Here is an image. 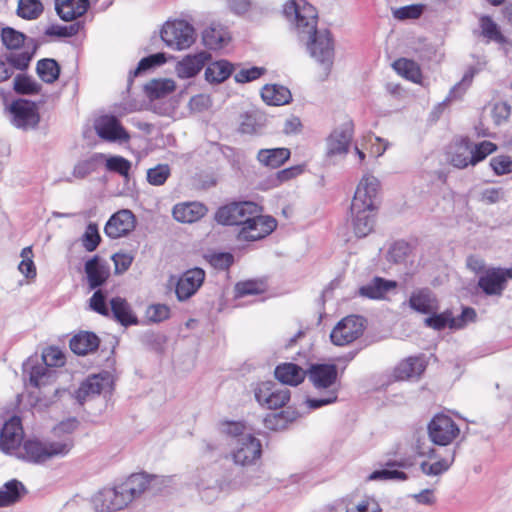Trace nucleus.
<instances>
[{
	"mask_svg": "<svg viewBox=\"0 0 512 512\" xmlns=\"http://www.w3.org/2000/svg\"><path fill=\"white\" fill-rule=\"evenodd\" d=\"M284 15L294 20L300 41L305 43L309 55L323 66L327 74L335 55L334 39L327 29H317V11L305 0H291L284 5Z\"/></svg>",
	"mask_w": 512,
	"mask_h": 512,
	"instance_id": "obj_1",
	"label": "nucleus"
},
{
	"mask_svg": "<svg viewBox=\"0 0 512 512\" xmlns=\"http://www.w3.org/2000/svg\"><path fill=\"white\" fill-rule=\"evenodd\" d=\"M154 477L144 473L130 475L122 482L107 486L96 492L91 503L96 512H118L140 497L150 486Z\"/></svg>",
	"mask_w": 512,
	"mask_h": 512,
	"instance_id": "obj_2",
	"label": "nucleus"
},
{
	"mask_svg": "<svg viewBox=\"0 0 512 512\" xmlns=\"http://www.w3.org/2000/svg\"><path fill=\"white\" fill-rule=\"evenodd\" d=\"M379 186L380 182L375 176L366 174L356 188L350 212L354 233L359 238L366 237L374 228L375 199Z\"/></svg>",
	"mask_w": 512,
	"mask_h": 512,
	"instance_id": "obj_3",
	"label": "nucleus"
},
{
	"mask_svg": "<svg viewBox=\"0 0 512 512\" xmlns=\"http://www.w3.org/2000/svg\"><path fill=\"white\" fill-rule=\"evenodd\" d=\"M74 446L69 437L56 441L27 439L16 452L17 458L32 464H44L55 457H65Z\"/></svg>",
	"mask_w": 512,
	"mask_h": 512,
	"instance_id": "obj_4",
	"label": "nucleus"
},
{
	"mask_svg": "<svg viewBox=\"0 0 512 512\" xmlns=\"http://www.w3.org/2000/svg\"><path fill=\"white\" fill-rule=\"evenodd\" d=\"M308 376L315 389L325 391V396L306 399L305 404L310 410L319 409L337 400L338 372L335 364H313L309 369Z\"/></svg>",
	"mask_w": 512,
	"mask_h": 512,
	"instance_id": "obj_5",
	"label": "nucleus"
},
{
	"mask_svg": "<svg viewBox=\"0 0 512 512\" xmlns=\"http://www.w3.org/2000/svg\"><path fill=\"white\" fill-rule=\"evenodd\" d=\"M229 452L226 459L240 467L255 465L261 458L262 445L258 438L252 434L242 436L238 440L229 441Z\"/></svg>",
	"mask_w": 512,
	"mask_h": 512,
	"instance_id": "obj_6",
	"label": "nucleus"
},
{
	"mask_svg": "<svg viewBox=\"0 0 512 512\" xmlns=\"http://www.w3.org/2000/svg\"><path fill=\"white\" fill-rule=\"evenodd\" d=\"M161 39L172 50L189 48L196 39L194 27L184 20L167 21L161 30Z\"/></svg>",
	"mask_w": 512,
	"mask_h": 512,
	"instance_id": "obj_7",
	"label": "nucleus"
},
{
	"mask_svg": "<svg viewBox=\"0 0 512 512\" xmlns=\"http://www.w3.org/2000/svg\"><path fill=\"white\" fill-rule=\"evenodd\" d=\"M261 212L262 208L254 202H233L218 208L214 219L221 225L243 227L250 217Z\"/></svg>",
	"mask_w": 512,
	"mask_h": 512,
	"instance_id": "obj_8",
	"label": "nucleus"
},
{
	"mask_svg": "<svg viewBox=\"0 0 512 512\" xmlns=\"http://www.w3.org/2000/svg\"><path fill=\"white\" fill-rule=\"evenodd\" d=\"M6 111L11 124L18 129H33L40 121L36 104L26 99L14 100Z\"/></svg>",
	"mask_w": 512,
	"mask_h": 512,
	"instance_id": "obj_9",
	"label": "nucleus"
},
{
	"mask_svg": "<svg viewBox=\"0 0 512 512\" xmlns=\"http://www.w3.org/2000/svg\"><path fill=\"white\" fill-rule=\"evenodd\" d=\"M253 392L259 405L271 410L282 408L290 400V390L271 381L258 383Z\"/></svg>",
	"mask_w": 512,
	"mask_h": 512,
	"instance_id": "obj_10",
	"label": "nucleus"
},
{
	"mask_svg": "<svg viewBox=\"0 0 512 512\" xmlns=\"http://www.w3.org/2000/svg\"><path fill=\"white\" fill-rule=\"evenodd\" d=\"M366 327V320L362 316L349 315L340 320L333 328L330 339L337 346H345L360 336H362Z\"/></svg>",
	"mask_w": 512,
	"mask_h": 512,
	"instance_id": "obj_11",
	"label": "nucleus"
},
{
	"mask_svg": "<svg viewBox=\"0 0 512 512\" xmlns=\"http://www.w3.org/2000/svg\"><path fill=\"white\" fill-rule=\"evenodd\" d=\"M460 434V429L454 420L445 415H435L428 424L429 439L433 444L447 446Z\"/></svg>",
	"mask_w": 512,
	"mask_h": 512,
	"instance_id": "obj_12",
	"label": "nucleus"
},
{
	"mask_svg": "<svg viewBox=\"0 0 512 512\" xmlns=\"http://www.w3.org/2000/svg\"><path fill=\"white\" fill-rule=\"evenodd\" d=\"M509 280H512V269L502 267H489L478 278V288L486 296H502Z\"/></svg>",
	"mask_w": 512,
	"mask_h": 512,
	"instance_id": "obj_13",
	"label": "nucleus"
},
{
	"mask_svg": "<svg viewBox=\"0 0 512 512\" xmlns=\"http://www.w3.org/2000/svg\"><path fill=\"white\" fill-rule=\"evenodd\" d=\"M276 227L273 217L256 213L240 228L237 237L240 241H257L271 234Z\"/></svg>",
	"mask_w": 512,
	"mask_h": 512,
	"instance_id": "obj_14",
	"label": "nucleus"
},
{
	"mask_svg": "<svg viewBox=\"0 0 512 512\" xmlns=\"http://www.w3.org/2000/svg\"><path fill=\"white\" fill-rule=\"evenodd\" d=\"M113 379L108 371L90 375L75 392V398L80 404H83L90 398H93L102 392L110 391Z\"/></svg>",
	"mask_w": 512,
	"mask_h": 512,
	"instance_id": "obj_15",
	"label": "nucleus"
},
{
	"mask_svg": "<svg viewBox=\"0 0 512 512\" xmlns=\"http://www.w3.org/2000/svg\"><path fill=\"white\" fill-rule=\"evenodd\" d=\"M205 276V271L199 267L183 272L176 282L175 293L177 299L186 301L191 298L202 286Z\"/></svg>",
	"mask_w": 512,
	"mask_h": 512,
	"instance_id": "obj_16",
	"label": "nucleus"
},
{
	"mask_svg": "<svg viewBox=\"0 0 512 512\" xmlns=\"http://www.w3.org/2000/svg\"><path fill=\"white\" fill-rule=\"evenodd\" d=\"M354 135V124L347 120L334 129L327 139V155H346Z\"/></svg>",
	"mask_w": 512,
	"mask_h": 512,
	"instance_id": "obj_17",
	"label": "nucleus"
},
{
	"mask_svg": "<svg viewBox=\"0 0 512 512\" xmlns=\"http://www.w3.org/2000/svg\"><path fill=\"white\" fill-rule=\"evenodd\" d=\"M94 128L97 135L103 140L109 142H126L129 140V134L115 116H100L95 120Z\"/></svg>",
	"mask_w": 512,
	"mask_h": 512,
	"instance_id": "obj_18",
	"label": "nucleus"
},
{
	"mask_svg": "<svg viewBox=\"0 0 512 512\" xmlns=\"http://www.w3.org/2000/svg\"><path fill=\"white\" fill-rule=\"evenodd\" d=\"M136 225L135 215L128 209H123L113 214L107 221L104 232L111 239L126 236L134 230Z\"/></svg>",
	"mask_w": 512,
	"mask_h": 512,
	"instance_id": "obj_19",
	"label": "nucleus"
},
{
	"mask_svg": "<svg viewBox=\"0 0 512 512\" xmlns=\"http://www.w3.org/2000/svg\"><path fill=\"white\" fill-rule=\"evenodd\" d=\"M23 440V428L21 425V419L17 416H13L7 422H5L0 432V448L5 453H15L21 447Z\"/></svg>",
	"mask_w": 512,
	"mask_h": 512,
	"instance_id": "obj_20",
	"label": "nucleus"
},
{
	"mask_svg": "<svg viewBox=\"0 0 512 512\" xmlns=\"http://www.w3.org/2000/svg\"><path fill=\"white\" fill-rule=\"evenodd\" d=\"M23 372L29 375L30 385L40 388L51 383L55 378V370L50 369L37 356L28 358L23 363Z\"/></svg>",
	"mask_w": 512,
	"mask_h": 512,
	"instance_id": "obj_21",
	"label": "nucleus"
},
{
	"mask_svg": "<svg viewBox=\"0 0 512 512\" xmlns=\"http://www.w3.org/2000/svg\"><path fill=\"white\" fill-rule=\"evenodd\" d=\"M409 307L417 313L428 315L439 309V301L429 288L414 290L409 298Z\"/></svg>",
	"mask_w": 512,
	"mask_h": 512,
	"instance_id": "obj_22",
	"label": "nucleus"
},
{
	"mask_svg": "<svg viewBox=\"0 0 512 512\" xmlns=\"http://www.w3.org/2000/svg\"><path fill=\"white\" fill-rule=\"evenodd\" d=\"M249 478L243 470L237 471L233 478L228 481L223 480L219 483L218 486L215 485H207L205 486L202 482L197 483V488L201 494L203 500L210 502L212 501L218 493V490L225 489H237L242 486H245L249 483Z\"/></svg>",
	"mask_w": 512,
	"mask_h": 512,
	"instance_id": "obj_23",
	"label": "nucleus"
},
{
	"mask_svg": "<svg viewBox=\"0 0 512 512\" xmlns=\"http://www.w3.org/2000/svg\"><path fill=\"white\" fill-rule=\"evenodd\" d=\"M210 59L207 52H199L185 56L176 65V73L182 79L196 76Z\"/></svg>",
	"mask_w": 512,
	"mask_h": 512,
	"instance_id": "obj_24",
	"label": "nucleus"
},
{
	"mask_svg": "<svg viewBox=\"0 0 512 512\" xmlns=\"http://www.w3.org/2000/svg\"><path fill=\"white\" fill-rule=\"evenodd\" d=\"M208 209L200 202H185L176 204L173 207L174 219L181 223H194L203 218Z\"/></svg>",
	"mask_w": 512,
	"mask_h": 512,
	"instance_id": "obj_25",
	"label": "nucleus"
},
{
	"mask_svg": "<svg viewBox=\"0 0 512 512\" xmlns=\"http://www.w3.org/2000/svg\"><path fill=\"white\" fill-rule=\"evenodd\" d=\"M85 273L89 287L96 289L102 286L110 275L109 266L100 261L98 256H94L85 263Z\"/></svg>",
	"mask_w": 512,
	"mask_h": 512,
	"instance_id": "obj_26",
	"label": "nucleus"
},
{
	"mask_svg": "<svg viewBox=\"0 0 512 512\" xmlns=\"http://www.w3.org/2000/svg\"><path fill=\"white\" fill-rule=\"evenodd\" d=\"M89 7V0H55L58 16L64 21H73L84 15Z\"/></svg>",
	"mask_w": 512,
	"mask_h": 512,
	"instance_id": "obj_27",
	"label": "nucleus"
},
{
	"mask_svg": "<svg viewBox=\"0 0 512 512\" xmlns=\"http://www.w3.org/2000/svg\"><path fill=\"white\" fill-rule=\"evenodd\" d=\"M471 148L470 138L461 137L456 139L451 146V152L449 154V162L452 166L458 169H464L471 165Z\"/></svg>",
	"mask_w": 512,
	"mask_h": 512,
	"instance_id": "obj_28",
	"label": "nucleus"
},
{
	"mask_svg": "<svg viewBox=\"0 0 512 512\" xmlns=\"http://www.w3.org/2000/svg\"><path fill=\"white\" fill-rule=\"evenodd\" d=\"M397 283L393 280H386L381 277H374L369 283L359 288V295L369 299H383L392 289H395Z\"/></svg>",
	"mask_w": 512,
	"mask_h": 512,
	"instance_id": "obj_29",
	"label": "nucleus"
},
{
	"mask_svg": "<svg viewBox=\"0 0 512 512\" xmlns=\"http://www.w3.org/2000/svg\"><path fill=\"white\" fill-rule=\"evenodd\" d=\"M99 338L93 332L82 331L70 339V349L77 355H86L99 346Z\"/></svg>",
	"mask_w": 512,
	"mask_h": 512,
	"instance_id": "obj_30",
	"label": "nucleus"
},
{
	"mask_svg": "<svg viewBox=\"0 0 512 512\" xmlns=\"http://www.w3.org/2000/svg\"><path fill=\"white\" fill-rule=\"evenodd\" d=\"M425 362L422 357L411 356L400 362L395 370L394 376L398 380H406L419 377L425 370Z\"/></svg>",
	"mask_w": 512,
	"mask_h": 512,
	"instance_id": "obj_31",
	"label": "nucleus"
},
{
	"mask_svg": "<svg viewBox=\"0 0 512 512\" xmlns=\"http://www.w3.org/2000/svg\"><path fill=\"white\" fill-rule=\"evenodd\" d=\"M305 371L294 363H283L276 367L275 377L283 384L297 386L305 379Z\"/></svg>",
	"mask_w": 512,
	"mask_h": 512,
	"instance_id": "obj_32",
	"label": "nucleus"
},
{
	"mask_svg": "<svg viewBox=\"0 0 512 512\" xmlns=\"http://www.w3.org/2000/svg\"><path fill=\"white\" fill-rule=\"evenodd\" d=\"M234 68L227 60L211 62L205 69V79L211 84H220L232 75Z\"/></svg>",
	"mask_w": 512,
	"mask_h": 512,
	"instance_id": "obj_33",
	"label": "nucleus"
},
{
	"mask_svg": "<svg viewBox=\"0 0 512 512\" xmlns=\"http://www.w3.org/2000/svg\"><path fill=\"white\" fill-rule=\"evenodd\" d=\"M261 97L268 105L281 106L292 99L288 88L278 84H266L261 90Z\"/></svg>",
	"mask_w": 512,
	"mask_h": 512,
	"instance_id": "obj_34",
	"label": "nucleus"
},
{
	"mask_svg": "<svg viewBox=\"0 0 512 512\" xmlns=\"http://www.w3.org/2000/svg\"><path fill=\"white\" fill-rule=\"evenodd\" d=\"M26 488L22 482L12 479L0 487V507H8L17 503L25 494Z\"/></svg>",
	"mask_w": 512,
	"mask_h": 512,
	"instance_id": "obj_35",
	"label": "nucleus"
},
{
	"mask_svg": "<svg viewBox=\"0 0 512 512\" xmlns=\"http://www.w3.org/2000/svg\"><path fill=\"white\" fill-rule=\"evenodd\" d=\"M291 152L288 148L261 149L257 153V160L266 167L278 168L289 160Z\"/></svg>",
	"mask_w": 512,
	"mask_h": 512,
	"instance_id": "obj_36",
	"label": "nucleus"
},
{
	"mask_svg": "<svg viewBox=\"0 0 512 512\" xmlns=\"http://www.w3.org/2000/svg\"><path fill=\"white\" fill-rule=\"evenodd\" d=\"M104 159L103 153H93L89 157L79 160L73 168L72 176L77 179L86 178L99 169Z\"/></svg>",
	"mask_w": 512,
	"mask_h": 512,
	"instance_id": "obj_37",
	"label": "nucleus"
},
{
	"mask_svg": "<svg viewBox=\"0 0 512 512\" xmlns=\"http://www.w3.org/2000/svg\"><path fill=\"white\" fill-rule=\"evenodd\" d=\"M202 40L207 48L220 49L229 40V34L221 25L212 24L203 31Z\"/></svg>",
	"mask_w": 512,
	"mask_h": 512,
	"instance_id": "obj_38",
	"label": "nucleus"
},
{
	"mask_svg": "<svg viewBox=\"0 0 512 512\" xmlns=\"http://www.w3.org/2000/svg\"><path fill=\"white\" fill-rule=\"evenodd\" d=\"M110 305L114 318L123 326L137 324L138 320L136 316L132 314L131 308L124 298H112Z\"/></svg>",
	"mask_w": 512,
	"mask_h": 512,
	"instance_id": "obj_39",
	"label": "nucleus"
},
{
	"mask_svg": "<svg viewBox=\"0 0 512 512\" xmlns=\"http://www.w3.org/2000/svg\"><path fill=\"white\" fill-rule=\"evenodd\" d=\"M385 469L382 470H375L373 471L368 477L367 481H385V480H399V481H405L408 479V476L405 472L390 469L392 467H405L404 462L399 461H388L386 463Z\"/></svg>",
	"mask_w": 512,
	"mask_h": 512,
	"instance_id": "obj_40",
	"label": "nucleus"
},
{
	"mask_svg": "<svg viewBox=\"0 0 512 512\" xmlns=\"http://www.w3.org/2000/svg\"><path fill=\"white\" fill-rule=\"evenodd\" d=\"M144 90L149 99H161L175 90V83L171 79H153L145 84Z\"/></svg>",
	"mask_w": 512,
	"mask_h": 512,
	"instance_id": "obj_41",
	"label": "nucleus"
},
{
	"mask_svg": "<svg viewBox=\"0 0 512 512\" xmlns=\"http://www.w3.org/2000/svg\"><path fill=\"white\" fill-rule=\"evenodd\" d=\"M429 316L424 319L426 327L432 328L436 331H441L446 327L456 330V322L454 321L453 313L450 309H447L441 313L433 312L428 314Z\"/></svg>",
	"mask_w": 512,
	"mask_h": 512,
	"instance_id": "obj_42",
	"label": "nucleus"
},
{
	"mask_svg": "<svg viewBox=\"0 0 512 512\" xmlns=\"http://www.w3.org/2000/svg\"><path fill=\"white\" fill-rule=\"evenodd\" d=\"M479 27L481 29V35L488 41H494L499 44L507 42L506 37L502 34L497 23L488 15H482L479 17Z\"/></svg>",
	"mask_w": 512,
	"mask_h": 512,
	"instance_id": "obj_43",
	"label": "nucleus"
},
{
	"mask_svg": "<svg viewBox=\"0 0 512 512\" xmlns=\"http://www.w3.org/2000/svg\"><path fill=\"white\" fill-rule=\"evenodd\" d=\"M394 70L404 78L419 83L421 81V70L419 65L410 59L400 58L393 63Z\"/></svg>",
	"mask_w": 512,
	"mask_h": 512,
	"instance_id": "obj_44",
	"label": "nucleus"
},
{
	"mask_svg": "<svg viewBox=\"0 0 512 512\" xmlns=\"http://www.w3.org/2000/svg\"><path fill=\"white\" fill-rule=\"evenodd\" d=\"M36 72L45 83H54L60 75V66L56 60L44 58L37 62Z\"/></svg>",
	"mask_w": 512,
	"mask_h": 512,
	"instance_id": "obj_45",
	"label": "nucleus"
},
{
	"mask_svg": "<svg viewBox=\"0 0 512 512\" xmlns=\"http://www.w3.org/2000/svg\"><path fill=\"white\" fill-rule=\"evenodd\" d=\"M296 417L294 412H289L288 410L279 413H271L264 418V426L269 430H283L287 427V424L295 420Z\"/></svg>",
	"mask_w": 512,
	"mask_h": 512,
	"instance_id": "obj_46",
	"label": "nucleus"
},
{
	"mask_svg": "<svg viewBox=\"0 0 512 512\" xmlns=\"http://www.w3.org/2000/svg\"><path fill=\"white\" fill-rule=\"evenodd\" d=\"M470 148H471V166H475L481 161H483L487 156L494 153L498 147L495 143L484 140L482 142L474 144L470 140Z\"/></svg>",
	"mask_w": 512,
	"mask_h": 512,
	"instance_id": "obj_47",
	"label": "nucleus"
},
{
	"mask_svg": "<svg viewBox=\"0 0 512 512\" xmlns=\"http://www.w3.org/2000/svg\"><path fill=\"white\" fill-rule=\"evenodd\" d=\"M44 7L40 0H19L17 15L26 20H35L43 13Z\"/></svg>",
	"mask_w": 512,
	"mask_h": 512,
	"instance_id": "obj_48",
	"label": "nucleus"
},
{
	"mask_svg": "<svg viewBox=\"0 0 512 512\" xmlns=\"http://www.w3.org/2000/svg\"><path fill=\"white\" fill-rule=\"evenodd\" d=\"M455 459V450L452 453L450 459L443 458L434 463L428 461H422L420 463V470L426 476H440L449 470Z\"/></svg>",
	"mask_w": 512,
	"mask_h": 512,
	"instance_id": "obj_49",
	"label": "nucleus"
},
{
	"mask_svg": "<svg viewBox=\"0 0 512 512\" xmlns=\"http://www.w3.org/2000/svg\"><path fill=\"white\" fill-rule=\"evenodd\" d=\"M13 88L18 94L33 95L40 91L41 86L31 77L18 74L14 78Z\"/></svg>",
	"mask_w": 512,
	"mask_h": 512,
	"instance_id": "obj_50",
	"label": "nucleus"
},
{
	"mask_svg": "<svg viewBox=\"0 0 512 512\" xmlns=\"http://www.w3.org/2000/svg\"><path fill=\"white\" fill-rule=\"evenodd\" d=\"M171 175L168 164H158L147 170V181L153 186L163 185Z\"/></svg>",
	"mask_w": 512,
	"mask_h": 512,
	"instance_id": "obj_51",
	"label": "nucleus"
},
{
	"mask_svg": "<svg viewBox=\"0 0 512 512\" xmlns=\"http://www.w3.org/2000/svg\"><path fill=\"white\" fill-rule=\"evenodd\" d=\"M424 8L423 4H411L392 9V15L397 20H414L422 15Z\"/></svg>",
	"mask_w": 512,
	"mask_h": 512,
	"instance_id": "obj_52",
	"label": "nucleus"
},
{
	"mask_svg": "<svg viewBox=\"0 0 512 512\" xmlns=\"http://www.w3.org/2000/svg\"><path fill=\"white\" fill-rule=\"evenodd\" d=\"M105 166L108 171L127 177L131 169V162L122 156L105 157Z\"/></svg>",
	"mask_w": 512,
	"mask_h": 512,
	"instance_id": "obj_53",
	"label": "nucleus"
},
{
	"mask_svg": "<svg viewBox=\"0 0 512 512\" xmlns=\"http://www.w3.org/2000/svg\"><path fill=\"white\" fill-rule=\"evenodd\" d=\"M261 127L259 117L255 112H245L240 115L239 131L243 134L257 133Z\"/></svg>",
	"mask_w": 512,
	"mask_h": 512,
	"instance_id": "obj_54",
	"label": "nucleus"
},
{
	"mask_svg": "<svg viewBox=\"0 0 512 512\" xmlns=\"http://www.w3.org/2000/svg\"><path fill=\"white\" fill-rule=\"evenodd\" d=\"M1 38L4 46L8 49L20 48L25 40V35L13 28L6 27L2 29Z\"/></svg>",
	"mask_w": 512,
	"mask_h": 512,
	"instance_id": "obj_55",
	"label": "nucleus"
},
{
	"mask_svg": "<svg viewBox=\"0 0 512 512\" xmlns=\"http://www.w3.org/2000/svg\"><path fill=\"white\" fill-rule=\"evenodd\" d=\"M41 361L50 369L64 365L65 357L58 347H48L41 355Z\"/></svg>",
	"mask_w": 512,
	"mask_h": 512,
	"instance_id": "obj_56",
	"label": "nucleus"
},
{
	"mask_svg": "<svg viewBox=\"0 0 512 512\" xmlns=\"http://www.w3.org/2000/svg\"><path fill=\"white\" fill-rule=\"evenodd\" d=\"M81 28L82 24L80 22H74L70 25H52L47 28L45 33L48 36L72 37L77 35Z\"/></svg>",
	"mask_w": 512,
	"mask_h": 512,
	"instance_id": "obj_57",
	"label": "nucleus"
},
{
	"mask_svg": "<svg viewBox=\"0 0 512 512\" xmlns=\"http://www.w3.org/2000/svg\"><path fill=\"white\" fill-rule=\"evenodd\" d=\"M22 261L18 265L19 271L26 278H34L36 276V268L32 260L33 252L30 246L25 247L21 251Z\"/></svg>",
	"mask_w": 512,
	"mask_h": 512,
	"instance_id": "obj_58",
	"label": "nucleus"
},
{
	"mask_svg": "<svg viewBox=\"0 0 512 512\" xmlns=\"http://www.w3.org/2000/svg\"><path fill=\"white\" fill-rule=\"evenodd\" d=\"M264 292V285L262 282L255 280H248L238 282L235 285V293L237 297H244L247 295H257Z\"/></svg>",
	"mask_w": 512,
	"mask_h": 512,
	"instance_id": "obj_59",
	"label": "nucleus"
},
{
	"mask_svg": "<svg viewBox=\"0 0 512 512\" xmlns=\"http://www.w3.org/2000/svg\"><path fill=\"white\" fill-rule=\"evenodd\" d=\"M490 167L493 172L498 175H506L512 173V158L509 155H498L490 160Z\"/></svg>",
	"mask_w": 512,
	"mask_h": 512,
	"instance_id": "obj_60",
	"label": "nucleus"
},
{
	"mask_svg": "<svg viewBox=\"0 0 512 512\" xmlns=\"http://www.w3.org/2000/svg\"><path fill=\"white\" fill-rule=\"evenodd\" d=\"M101 237L96 224L90 223L83 235L82 244L88 252L94 251L99 245Z\"/></svg>",
	"mask_w": 512,
	"mask_h": 512,
	"instance_id": "obj_61",
	"label": "nucleus"
},
{
	"mask_svg": "<svg viewBox=\"0 0 512 512\" xmlns=\"http://www.w3.org/2000/svg\"><path fill=\"white\" fill-rule=\"evenodd\" d=\"M170 316V308L165 304H153L146 310V318L153 323H159Z\"/></svg>",
	"mask_w": 512,
	"mask_h": 512,
	"instance_id": "obj_62",
	"label": "nucleus"
},
{
	"mask_svg": "<svg viewBox=\"0 0 512 512\" xmlns=\"http://www.w3.org/2000/svg\"><path fill=\"white\" fill-rule=\"evenodd\" d=\"M346 512H382V508L374 497L366 496Z\"/></svg>",
	"mask_w": 512,
	"mask_h": 512,
	"instance_id": "obj_63",
	"label": "nucleus"
},
{
	"mask_svg": "<svg viewBox=\"0 0 512 512\" xmlns=\"http://www.w3.org/2000/svg\"><path fill=\"white\" fill-rule=\"evenodd\" d=\"M221 432L230 437V441L238 440L242 436H247L245 425L242 422L227 421L220 426Z\"/></svg>",
	"mask_w": 512,
	"mask_h": 512,
	"instance_id": "obj_64",
	"label": "nucleus"
}]
</instances>
